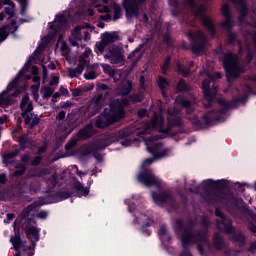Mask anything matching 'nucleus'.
<instances>
[{
	"mask_svg": "<svg viewBox=\"0 0 256 256\" xmlns=\"http://www.w3.org/2000/svg\"><path fill=\"white\" fill-rule=\"evenodd\" d=\"M53 95V91L50 88L44 90L43 98L47 99Z\"/></svg>",
	"mask_w": 256,
	"mask_h": 256,
	"instance_id": "obj_42",
	"label": "nucleus"
},
{
	"mask_svg": "<svg viewBox=\"0 0 256 256\" xmlns=\"http://www.w3.org/2000/svg\"><path fill=\"white\" fill-rule=\"evenodd\" d=\"M169 126H165V119L163 118V110L159 112H154V117L151 119L150 123L144 125L143 131L139 132V135H145L149 133H159L157 138H146L145 145L148 152L154 155L153 159H146L142 164V171L138 175V181L146 185V187H151V185H157L159 180L151 172L145 170L147 165H151L156 159H163V157H169L171 155V148H163L161 142H157L158 139H165L169 133Z\"/></svg>",
	"mask_w": 256,
	"mask_h": 256,
	"instance_id": "obj_1",
	"label": "nucleus"
},
{
	"mask_svg": "<svg viewBox=\"0 0 256 256\" xmlns=\"http://www.w3.org/2000/svg\"><path fill=\"white\" fill-rule=\"evenodd\" d=\"M113 11H114V19H120L121 18V6H119V4H114Z\"/></svg>",
	"mask_w": 256,
	"mask_h": 256,
	"instance_id": "obj_32",
	"label": "nucleus"
},
{
	"mask_svg": "<svg viewBox=\"0 0 256 256\" xmlns=\"http://www.w3.org/2000/svg\"><path fill=\"white\" fill-rule=\"evenodd\" d=\"M84 77L88 81H92L93 79H97V74L95 73V71H90L84 74Z\"/></svg>",
	"mask_w": 256,
	"mask_h": 256,
	"instance_id": "obj_38",
	"label": "nucleus"
},
{
	"mask_svg": "<svg viewBox=\"0 0 256 256\" xmlns=\"http://www.w3.org/2000/svg\"><path fill=\"white\" fill-rule=\"evenodd\" d=\"M170 62H171V58L168 57V58H166V60L164 61L163 65H162V73L164 75L167 73V70L169 69Z\"/></svg>",
	"mask_w": 256,
	"mask_h": 256,
	"instance_id": "obj_39",
	"label": "nucleus"
},
{
	"mask_svg": "<svg viewBox=\"0 0 256 256\" xmlns=\"http://www.w3.org/2000/svg\"><path fill=\"white\" fill-rule=\"evenodd\" d=\"M237 9L239 10V13L241 15L240 17V23L243 25V17L247 15V4L245 3V0H240L237 3Z\"/></svg>",
	"mask_w": 256,
	"mask_h": 256,
	"instance_id": "obj_19",
	"label": "nucleus"
},
{
	"mask_svg": "<svg viewBox=\"0 0 256 256\" xmlns=\"http://www.w3.org/2000/svg\"><path fill=\"white\" fill-rule=\"evenodd\" d=\"M233 240L236 243H239V245H245V235L241 234V233H237L235 234Z\"/></svg>",
	"mask_w": 256,
	"mask_h": 256,
	"instance_id": "obj_30",
	"label": "nucleus"
},
{
	"mask_svg": "<svg viewBox=\"0 0 256 256\" xmlns=\"http://www.w3.org/2000/svg\"><path fill=\"white\" fill-rule=\"evenodd\" d=\"M177 91H189V85H187L183 80H180L177 85Z\"/></svg>",
	"mask_w": 256,
	"mask_h": 256,
	"instance_id": "obj_33",
	"label": "nucleus"
},
{
	"mask_svg": "<svg viewBox=\"0 0 256 256\" xmlns=\"http://www.w3.org/2000/svg\"><path fill=\"white\" fill-rule=\"evenodd\" d=\"M222 15H224V17H226V21L223 23V27H225L226 29H229V27H231V12L229 10V6L227 4H224L222 6Z\"/></svg>",
	"mask_w": 256,
	"mask_h": 256,
	"instance_id": "obj_17",
	"label": "nucleus"
},
{
	"mask_svg": "<svg viewBox=\"0 0 256 256\" xmlns=\"http://www.w3.org/2000/svg\"><path fill=\"white\" fill-rule=\"evenodd\" d=\"M123 5L127 19H135L139 16V10L137 9L139 0H124Z\"/></svg>",
	"mask_w": 256,
	"mask_h": 256,
	"instance_id": "obj_12",
	"label": "nucleus"
},
{
	"mask_svg": "<svg viewBox=\"0 0 256 256\" xmlns=\"http://www.w3.org/2000/svg\"><path fill=\"white\" fill-rule=\"evenodd\" d=\"M89 55H91V49H86L85 52L82 55V58L80 60V63H82V65H87V61H85V59H87V57H89Z\"/></svg>",
	"mask_w": 256,
	"mask_h": 256,
	"instance_id": "obj_35",
	"label": "nucleus"
},
{
	"mask_svg": "<svg viewBox=\"0 0 256 256\" xmlns=\"http://www.w3.org/2000/svg\"><path fill=\"white\" fill-rule=\"evenodd\" d=\"M8 26H3L0 28V43L7 39L9 32H7Z\"/></svg>",
	"mask_w": 256,
	"mask_h": 256,
	"instance_id": "obj_29",
	"label": "nucleus"
},
{
	"mask_svg": "<svg viewBox=\"0 0 256 256\" xmlns=\"http://www.w3.org/2000/svg\"><path fill=\"white\" fill-rule=\"evenodd\" d=\"M104 73H107V75H109L110 77L115 78V70H113V68H111V66L109 64H102L101 65Z\"/></svg>",
	"mask_w": 256,
	"mask_h": 256,
	"instance_id": "obj_26",
	"label": "nucleus"
},
{
	"mask_svg": "<svg viewBox=\"0 0 256 256\" xmlns=\"http://www.w3.org/2000/svg\"><path fill=\"white\" fill-rule=\"evenodd\" d=\"M25 73V69H22L16 78L8 84L6 91L2 92L0 95V105H11V95H17L16 93H11L15 87H17V83H19V79L23 77V74Z\"/></svg>",
	"mask_w": 256,
	"mask_h": 256,
	"instance_id": "obj_8",
	"label": "nucleus"
},
{
	"mask_svg": "<svg viewBox=\"0 0 256 256\" xmlns=\"http://www.w3.org/2000/svg\"><path fill=\"white\" fill-rule=\"evenodd\" d=\"M249 229L252 233H256V216L253 217V222L249 224Z\"/></svg>",
	"mask_w": 256,
	"mask_h": 256,
	"instance_id": "obj_41",
	"label": "nucleus"
},
{
	"mask_svg": "<svg viewBox=\"0 0 256 256\" xmlns=\"http://www.w3.org/2000/svg\"><path fill=\"white\" fill-rule=\"evenodd\" d=\"M48 183H50L51 187H55V185H57V178H55V175L51 176V179Z\"/></svg>",
	"mask_w": 256,
	"mask_h": 256,
	"instance_id": "obj_44",
	"label": "nucleus"
},
{
	"mask_svg": "<svg viewBox=\"0 0 256 256\" xmlns=\"http://www.w3.org/2000/svg\"><path fill=\"white\" fill-rule=\"evenodd\" d=\"M16 155H19V150H15L14 152L8 153L4 155V163H11V159L13 157H16Z\"/></svg>",
	"mask_w": 256,
	"mask_h": 256,
	"instance_id": "obj_28",
	"label": "nucleus"
},
{
	"mask_svg": "<svg viewBox=\"0 0 256 256\" xmlns=\"http://www.w3.org/2000/svg\"><path fill=\"white\" fill-rule=\"evenodd\" d=\"M216 217H220V220H217V227L220 231L224 233H233V227L231 226V220L229 218L223 217V212L221 210H215Z\"/></svg>",
	"mask_w": 256,
	"mask_h": 256,
	"instance_id": "obj_11",
	"label": "nucleus"
},
{
	"mask_svg": "<svg viewBox=\"0 0 256 256\" xmlns=\"http://www.w3.org/2000/svg\"><path fill=\"white\" fill-rule=\"evenodd\" d=\"M131 82L123 80L118 88V95H129L131 93Z\"/></svg>",
	"mask_w": 256,
	"mask_h": 256,
	"instance_id": "obj_15",
	"label": "nucleus"
},
{
	"mask_svg": "<svg viewBox=\"0 0 256 256\" xmlns=\"http://www.w3.org/2000/svg\"><path fill=\"white\" fill-rule=\"evenodd\" d=\"M102 103H103V95H98L92 99L90 107L92 109H96V111H99V109H101Z\"/></svg>",
	"mask_w": 256,
	"mask_h": 256,
	"instance_id": "obj_21",
	"label": "nucleus"
},
{
	"mask_svg": "<svg viewBox=\"0 0 256 256\" xmlns=\"http://www.w3.org/2000/svg\"><path fill=\"white\" fill-rule=\"evenodd\" d=\"M202 21L205 27L210 31L211 35H215V27H213V22L211 21V18L207 16H202Z\"/></svg>",
	"mask_w": 256,
	"mask_h": 256,
	"instance_id": "obj_23",
	"label": "nucleus"
},
{
	"mask_svg": "<svg viewBox=\"0 0 256 256\" xmlns=\"http://www.w3.org/2000/svg\"><path fill=\"white\" fill-rule=\"evenodd\" d=\"M204 50H205V43L192 46V52L195 55H199V54L203 53Z\"/></svg>",
	"mask_w": 256,
	"mask_h": 256,
	"instance_id": "obj_27",
	"label": "nucleus"
},
{
	"mask_svg": "<svg viewBox=\"0 0 256 256\" xmlns=\"http://www.w3.org/2000/svg\"><path fill=\"white\" fill-rule=\"evenodd\" d=\"M71 170H72V171H75L76 174L79 175V177H82V175H85L84 173L79 172V168H77L76 165H72V166H71Z\"/></svg>",
	"mask_w": 256,
	"mask_h": 256,
	"instance_id": "obj_48",
	"label": "nucleus"
},
{
	"mask_svg": "<svg viewBox=\"0 0 256 256\" xmlns=\"http://www.w3.org/2000/svg\"><path fill=\"white\" fill-rule=\"evenodd\" d=\"M134 57H141V50H139V48H136L135 51L129 55V59H134Z\"/></svg>",
	"mask_w": 256,
	"mask_h": 256,
	"instance_id": "obj_40",
	"label": "nucleus"
},
{
	"mask_svg": "<svg viewBox=\"0 0 256 256\" xmlns=\"http://www.w3.org/2000/svg\"><path fill=\"white\" fill-rule=\"evenodd\" d=\"M176 103H179L180 105H182V107H191L192 105L195 104L194 100H179V98L176 99Z\"/></svg>",
	"mask_w": 256,
	"mask_h": 256,
	"instance_id": "obj_31",
	"label": "nucleus"
},
{
	"mask_svg": "<svg viewBox=\"0 0 256 256\" xmlns=\"http://www.w3.org/2000/svg\"><path fill=\"white\" fill-rule=\"evenodd\" d=\"M5 13H8L9 17H13V10L11 9H5Z\"/></svg>",
	"mask_w": 256,
	"mask_h": 256,
	"instance_id": "obj_62",
	"label": "nucleus"
},
{
	"mask_svg": "<svg viewBox=\"0 0 256 256\" xmlns=\"http://www.w3.org/2000/svg\"><path fill=\"white\" fill-rule=\"evenodd\" d=\"M93 134L91 133V127L87 126L86 128L79 131L78 136L80 139H87L91 137Z\"/></svg>",
	"mask_w": 256,
	"mask_h": 256,
	"instance_id": "obj_24",
	"label": "nucleus"
},
{
	"mask_svg": "<svg viewBox=\"0 0 256 256\" xmlns=\"http://www.w3.org/2000/svg\"><path fill=\"white\" fill-rule=\"evenodd\" d=\"M222 63L224 65L228 81L239 77L241 68H239V57H237V55H233L231 52L225 54L222 59Z\"/></svg>",
	"mask_w": 256,
	"mask_h": 256,
	"instance_id": "obj_5",
	"label": "nucleus"
},
{
	"mask_svg": "<svg viewBox=\"0 0 256 256\" xmlns=\"http://www.w3.org/2000/svg\"><path fill=\"white\" fill-rule=\"evenodd\" d=\"M83 69H85V65L83 64V62H79L78 67L75 69H68V75L71 78L74 77H79V75H81V73H83Z\"/></svg>",
	"mask_w": 256,
	"mask_h": 256,
	"instance_id": "obj_18",
	"label": "nucleus"
},
{
	"mask_svg": "<svg viewBox=\"0 0 256 256\" xmlns=\"http://www.w3.org/2000/svg\"><path fill=\"white\" fill-rule=\"evenodd\" d=\"M47 211H40L36 214V217H38V219H47Z\"/></svg>",
	"mask_w": 256,
	"mask_h": 256,
	"instance_id": "obj_43",
	"label": "nucleus"
},
{
	"mask_svg": "<svg viewBox=\"0 0 256 256\" xmlns=\"http://www.w3.org/2000/svg\"><path fill=\"white\" fill-rule=\"evenodd\" d=\"M237 253L235 250H230L226 252V256H237Z\"/></svg>",
	"mask_w": 256,
	"mask_h": 256,
	"instance_id": "obj_53",
	"label": "nucleus"
},
{
	"mask_svg": "<svg viewBox=\"0 0 256 256\" xmlns=\"http://www.w3.org/2000/svg\"><path fill=\"white\" fill-rule=\"evenodd\" d=\"M197 37H198V39H205V34H203V32H201V31H199L197 33Z\"/></svg>",
	"mask_w": 256,
	"mask_h": 256,
	"instance_id": "obj_60",
	"label": "nucleus"
},
{
	"mask_svg": "<svg viewBox=\"0 0 256 256\" xmlns=\"http://www.w3.org/2000/svg\"><path fill=\"white\" fill-rule=\"evenodd\" d=\"M104 59H108L112 65H124L125 55L123 54V48L117 45L110 46L104 54Z\"/></svg>",
	"mask_w": 256,
	"mask_h": 256,
	"instance_id": "obj_7",
	"label": "nucleus"
},
{
	"mask_svg": "<svg viewBox=\"0 0 256 256\" xmlns=\"http://www.w3.org/2000/svg\"><path fill=\"white\" fill-rule=\"evenodd\" d=\"M15 218V214H7V219L4 220V223H11Z\"/></svg>",
	"mask_w": 256,
	"mask_h": 256,
	"instance_id": "obj_45",
	"label": "nucleus"
},
{
	"mask_svg": "<svg viewBox=\"0 0 256 256\" xmlns=\"http://www.w3.org/2000/svg\"><path fill=\"white\" fill-rule=\"evenodd\" d=\"M157 85H158L159 89H161L163 97H166L165 89H167L169 87V81H167V78L160 76L157 81Z\"/></svg>",
	"mask_w": 256,
	"mask_h": 256,
	"instance_id": "obj_22",
	"label": "nucleus"
},
{
	"mask_svg": "<svg viewBox=\"0 0 256 256\" xmlns=\"http://www.w3.org/2000/svg\"><path fill=\"white\" fill-rule=\"evenodd\" d=\"M193 235H187V236H183L182 238V245L183 247L189 245V243H191V241H193Z\"/></svg>",
	"mask_w": 256,
	"mask_h": 256,
	"instance_id": "obj_36",
	"label": "nucleus"
},
{
	"mask_svg": "<svg viewBox=\"0 0 256 256\" xmlns=\"http://www.w3.org/2000/svg\"><path fill=\"white\" fill-rule=\"evenodd\" d=\"M56 119L58 121H63V119H65V111L59 112V114L56 116Z\"/></svg>",
	"mask_w": 256,
	"mask_h": 256,
	"instance_id": "obj_47",
	"label": "nucleus"
},
{
	"mask_svg": "<svg viewBox=\"0 0 256 256\" xmlns=\"http://www.w3.org/2000/svg\"><path fill=\"white\" fill-rule=\"evenodd\" d=\"M181 124V117L177 112L173 110L168 111V125L169 127H173L175 125H180Z\"/></svg>",
	"mask_w": 256,
	"mask_h": 256,
	"instance_id": "obj_14",
	"label": "nucleus"
},
{
	"mask_svg": "<svg viewBox=\"0 0 256 256\" xmlns=\"http://www.w3.org/2000/svg\"><path fill=\"white\" fill-rule=\"evenodd\" d=\"M202 185H213V180L203 181Z\"/></svg>",
	"mask_w": 256,
	"mask_h": 256,
	"instance_id": "obj_61",
	"label": "nucleus"
},
{
	"mask_svg": "<svg viewBox=\"0 0 256 256\" xmlns=\"http://www.w3.org/2000/svg\"><path fill=\"white\" fill-rule=\"evenodd\" d=\"M165 233H167V228H165L164 226L160 228L158 235L159 237H163V235H165Z\"/></svg>",
	"mask_w": 256,
	"mask_h": 256,
	"instance_id": "obj_49",
	"label": "nucleus"
},
{
	"mask_svg": "<svg viewBox=\"0 0 256 256\" xmlns=\"http://www.w3.org/2000/svg\"><path fill=\"white\" fill-rule=\"evenodd\" d=\"M60 93H62L63 95H69V90H67V88H64L63 86H61Z\"/></svg>",
	"mask_w": 256,
	"mask_h": 256,
	"instance_id": "obj_55",
	"label": "nucleus"
},
{
	"mask_svg": "<svg viewBox=\"0 0 256 256\" xmlns=\"http://www.w3.org/2000/svg\"><path fill=\"white\" fill-rule=\"evenodd\" d=\"M204 10H205V8H200L199 11L195 12L196 17L203 16V11Z\"/></svg>",
	"mask_w": 256,
	"mask_h": 256,
	"instance_id": "obj_58",
	"label": "nucleus"
},
{
	"mask_svg": "<svg viewBox=\"0 0 256 256\" xmlns=\"http://www.w3.org/2000/svg\"><path fill=\"white\" fill-rule=\"evenodd\" d=\"M119 39V35H117V33L112 32H106L102 35V40L99 44L96 45L99 53H103L105 51V47H107V45H111V43H115V41H117Z\"/></svg>",
	"mask_w": 256,
	"mask_h": 256,
	"instance_id": "obj_13",
	"label": "nucleus"
},
{
	"mask_svg": "<svg viewBox=\"0 0 256 256\" xmlns=\"http://www.w3.org/2000/svg\"><path fill=\"white\" fill-rule=\"evenodd\" d=\"M5 181H7V176H5V174H1L0 175V183H5Z\"/></svg>",
	"mask_w": 256,
	"mask_h": 256,
	"instance_id": "obj_59",
	"label": "nucleus"
},
{
	"mask_svg": "<svg viewBox=\"0 0 256 256\" xmlns=\"http://www.w3.org/2000/svg\"><path fill=\"white\" fill-rule=\"evenodd\" d=\"M27 237L31 243H37L39 241V229L37 227H29L27 230Z\"/></svg>",
	"mask_w": 256,
	"mask_h": 256,
	"instance_id": "obj_16",
	"label": "nucleus"
},
{
	"mask_svg": "<svg viewBox=\"0 0 256 256\" xmlns=\"http://www.w3.org/2000/svg\"><path fill=\"white\" fill-rule=\"evenodd\" d=\"M125 105H127V100H122L121 102L119 100L113 101L96 121V127L105 129V127H109V125H113L116 121L123 119L125 117V111L123 110Z\"/></svg>",
	"mask_w": 256,
	"mask_h": 256,
	"instance_id": "obj_2",
	"label": "nucleus"
},
{
	"mask_svg": "<svg viewBox=\"0 0 256 256\" xmlns=\"http://www.w3.org/2000/svg\"><path fill=\"white\" fill-rule=\"evenodd\" d=\"M147 114H148L147 110H145V109H141V110L138 111V116L139 117H146Z\"/></svg>",
	"mask_w": 256,
	"mask_h": 256,
	"instance_id": "obj_50",
	"label": "nucleus"
},
{
	"mask_svg": "<svg viewBox=\"0 0 256 256\" xmlns=\"http://www.w3.org/2000/svg\"><path fill=\"white\" fill-rule=\"evenodd\" d=\"M65 25H67V18H65V15L63 14L57 15L52 25L50 26V28L52 29V31H54V33H49L47 36L41 39L39 46L34 51V55H39L41 51H45V47L49 45L50 41H53V37H55V34L57 33V31H61V29H63Z\"/></svg>",
	"mask_w": 256,
	"mask_h": 256,
	"instance_id": "obj_4",
	"label": "nucleus"
},
{
	"mask_svg": "<svg viewBox=\"0 0 256 256\" xmlns=\"http://www.w3.org/2000/svg\"><path fill=\"white\" fill-rule=\"evenodd\" d=\"M181 256H192V255H191V253H189V252H183V253L181 254Z\"/></svg>",
	"mask_w": 256,
	"mask_h": 256,
	"instance_id": "obj_64",
	"label": "nucleus"
},
{
	"mask_svg": "<svg viewBox=\"0 0 256 256\" xmlns=\"http://www.w3.org/2000/svg\"><path fill=\"white\" fill-rule=\"evenodd\" d=\"M60 49L61 51H67V44L65 42H60Z\"/></svg>",
	"mask_w": 256,
	"mask_h": 256,
	"instance_id": "obj_54",
	"label": "nucleus"
},
{
	"mask_svg": "<svg viewBox=\"0 0 256 256\" xmlns=\"http://www.w3.org/2000/svg\"><path fill=\"white\" fill-rule=\"evenodd\" d=\"M76 189H77V191H79V193H80L81 195H89V189L83 187V185H81V184H78V185L76 186Z\"/></svg>",
	"mask_w": 256,
	"mask_h": 256,
	"instance_id": "obj_37",
	"label": "nucleus"
},
{
	"mask_svg": "<svg viewBox=\"0 0 256 256\" xmlns=\"http://www.w3.org/2000/svg\"><path fill=\"white\" fill-rule=\"evenodd\" d=\"M214 247H216L218 250L223 249L224 244H223V239L221 238V236H219V234H216L214 236Z\"/></svg>",
	"mask_w": 256,
	"mask_h": 256,
	"instance_id": "obj_25",
	"label": "nucleus"
},
{
	"mask_svg": "<svg viewBox=\"0 0 256 256\" xmlns=\"http://www.w3.org/2000/svg\"><path fill=\"white\" fill-rule=\"evenodd\" d=\"M32 93H39V83L31 86Z\"/></svg>",
	"mask_w": 256,
	"mask_h": 256,
	"instance_id": "obj_51",
	"label": "nucleus"
},
{
	"mask_svg": "<svg viewBox=\"0 0 256 256\" xmlns=\"http://www.w3.org/2000/svg\"><path fill=\"white\" fill-rule=\"evenodd\" d=\"M87 39H89V30L84 26H77L69 37V41L73 47L81 45V41H87Z\"/></svg>",
	"mask_w": 256,
	"mask_h": 256,
	"instance_id": "obj_9",
	"label": "nucleus"
},
{
	"mask_svg": "<svg viewBox=\"0 0 256 256\" xmlns=\"http://www.w3.org/2000/svg\"><path fill=\"white\" fill-rule=\"evenodd\" d=\"M177 71L182 75V77H187L189 75V69H183L181 68V63H177Z\"/></svg>",
	"mask_w": 256,
	"mask_h": 256,
	"instance_id": "obj_34",
	"label": "nucleus"
},
{
	"mask_svg": "<svg viewBox=\"0 0 256 256\" xmlns=\"http://www.w3.org/2000/svg\"><path fill=\"white\" fill-rule=\"evenodd\" d=\"M20 108L25 124L30 125L31 128L35 127L39 123V117L33 114V103L29 101V95L22 98Z\"/></svg>",
	"mask_w": 256,
	"mask_h": 256,
	"instance_id": "obj_6",
	"label": "nucleus"
},
{
	"mask_svg": "<svg viewBox=\"0 0 256 256\" xmlns=\"http://www.w3.org/2000/svg\"><path fill=\"white\" fill-rule=\"evenodd\" d=\"M213 71V68H209L208 70H205L200 75L201 77H207L203 81L202 89L204 91V107L209 108L211 106V100L214 99L215 95H217V86L215 85V79H221V73L217 72L213 75L211 73ZM208 103V104H207Z\"/></svg>",
	"mask_w": 256,
	"mask_h": 256,
	"instance_id": "obj_3",
	"label": "nucleus"
},
{
	"mask_svg": "<svg viewBox=\"0 0 256 256\" xmlns=\"http://www.w3.org/2000/svg\"><path fill=\"white\" fill-rule=\"evenodd\" d=\"M219 103H221V105H223L224 107H227L228 109L233 107V104H229L226 101H219Z\"/></svg>",
	"mask_w": 256,
	"mask_h": 256,
	"instance_id": "obj_57",
	"label": "nucleus"
},
{
	"mask_svg": "<svg viewBox=\"0 0 256 256\" xmlns=\"http://www.w3.org/2000/svg\"><path fill=\"white\" fill-rule=\"evenodd\" d=\"M25 173V168H21L20 170H17L14 172V175L17 177L19 175H23Z\"/></svg>",
	"mask_w": 256,
	"mask_h": 256,
	"instance_id": "obj_52",
	"label": "nucleus"
},
{
	"mask_svg": "<svg viewBox=\"0 0 256 256\" xmlns=\"http://www.w3.org/2000/svg\"><path fill=\"white\" fill-rule=\"evenodd\" d=\"M50 85L53 86V85H59V77L57 76H54L52 78V80L50 81Z\"/></svg>",
	"mask_w": 256,
	"mask_h": 256,
	"instance_id": "obj_46",
	"label": "nucleus"
},
{
	"mask_svg": "<svg viewBox=\"0 0 256 256\" xmlns=\"http://www.w3.org/2000/svg\"><path fill=\"white\" fill-rule=\"evenodd\" d=\"M41 163V157L37 156L33 161L32 165H39Z\"/></svg>",
	"mask_w": 256,
	"mask_h": 256,
	"instance_id": "obj_56",
	"label": "nucleus"
},
{
	"mask_svg": "<svg viewBox=\"0 0 256 256\" xmlns=\"http://www.w3.org/2000/svg\"><path fill=\"white\" fill-rule=\"evenodd\" d=\"M10 241L16 251H19V249H22V252L15 254V256H33V251L31 246H25V244L21 243V236L16 235L10 238Z\"/></svg>",
	"mask_w": 256,
	"mask_h": 256,
	"instance_id": "obj_10",
	"label": "nucleus"
},
{
	"mask_svg": "<svg viewBox=\"0 0 256 256\" xmlns=\"http://www.w3.org/2000/svg\"><path fill=\"white\" fill-rule=\"evenodd\" d=\"M22 162L23 163H29V156L26 155V156L22 157Z\"/></svg>",
	"mask_w": 256,
	"mask_h": 256,
	"instance_id": "obj_63",
	"label": "nucleus"
},
{
	"mask_svg": "<svg viewBox=\"0 0 256 256\" xmlns=\"http://www.w3.org/2000/svg\"><path fill=\"white\" fill-rule=\"evenodd\" d=\"M152 197L154 199V203H156L157 205H161V203H165V201H167V199H169V194L167 193H161V194H152Z\"/></svg>",
	"mask_w": 256,
	"mask_h": 256,
	"instance_id": "obj_20",
	"label": "nucleus"
}]
</instances>
